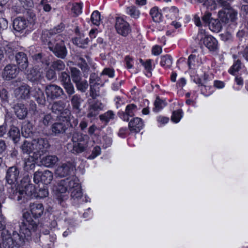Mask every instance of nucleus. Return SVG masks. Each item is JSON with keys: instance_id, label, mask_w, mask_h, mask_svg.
I'll return each instance as SVG.
<instances>
[{"instance_id": "24", "label": "nucleus", "mask_w": 248, "mask_h": 248, "mask_svg": "<svg viewBox=\"0 0 248 248\" xmlns=\"http://www.w3.org/2000/svg\"><path fill=\"white\" fill-rule=\"evenodd\" d=\"M31 94L39 104L43 106L46 104V97L43 91L40 88H34L31 90Z\"/></svg>"}, {"instance_id": "39", "label": "nucleus", "mask_w": 248, "mask_h": 248, "mask_svg": "<svg viewBox=\"0 0 248 248\" xmlns=\"http://www.w3.org/2000/svg\"><path fill=\"white\" fill-rule=\"evenodd\" d=\"M53 179V174L49 170H45L42 173V183L46 186L50 183Z\"/></svg>"}, {"instance_id": "1", "label": "nucleus", "mask_w": 248, "mask_h": 248, "mask_svg": "<svg viewBox=\"0 0 248 248\" xmlns=\"http://www.w3.org/2000/svg\"><path fill=\"white\" fill-rule=\"evenodd\" d=\"M22 217V221L19 225L20 233L14 231L12 236L16 246H22L26 241H29L32 232H35L37 228V222L32 219L29 212L24 213Z\"/></svg>"}, {"instance_id": "63", "label": "nucleus", "mask_w": 248, "mask_h": 248, "mask_svg": "<svg viewBox=\"0 0 248 248\" xmlns=\"http://www.w3.org/2000/svg\"><path fill=\"white\" fill-rule=\"evenodd\" d=\"M32 59L35 63H40L44 62V59L42 57V54L41 53L36 54L33 55Z\"/></svg>"}, {"instance_id": "18", "label": "nucleus", "mask_w": 248, "mask_h": 248, "mask_svg": "<svg viewBox=\"0 0 248 248\" xmlns=\"http://www.w3.org/2000/svg\"><path fill=\"white\" fill-rule=\"evenodd\" d=\"M29 25V21L21 17L16 18L13 21V28L17 31H21Z\"/></svg>"}, {"instance_id": "10", "label": "nucleus", "mask_w": 248, "mask_h": 248, "mask_svg": "<svg viewBox=\"0 0 248 248\" xmlns=\"http://www.w3.org/2000/svg\"><path fill=\"white\" fill-rule=\"evenodd\" d=\"M19 70L16 65L9 64L4 68L2 77L4 80H10L16 77Z\"/></svg>"}, {"instance_id": "7", "label": "nucleus", "mask_w": 248, "mask_h": 248, "mask_svg": "<svg viewBox=\"0 0 248 248\" xmlns=\"http://www.w3.org/2000/svg\"><path fill=\"white\" fill-rule=\"evenodd\" d=\"M16 51V47L12 44L0 38V61H4L7 57L13 59Z\"/></svg>"}, {"instance_id": "46", "label": "nucleus", "mask_w": 248, "mask_h": 248, "mask_svg": "<svg viewBox=\"0 0 248 248\" xmlns=\"http://www.w3.org/2000/svg\"><path fill=\"white\" fill-rule=\"evenodd\" d=\"M166 105V102L160 99L159 97H157L154 102L155 107L153 110L155 112H158L162 109Z\"/></svg>"}, {"instance_id": "37", "label": "nucleus", "mask_w": 248, "mask_h": 248, "mask_svg": "<svg viewBox=\"0 0 248 248\" xmlns=\"http://www.w3.org/2000/svg\"><path fill=\"white\" fill-rule=\"evenodd\" d=\"M209 29L213 32H218L222 29V25L220 21L217 19H211L208 25Z\"/></svg>"}, {"instance_id": "22", "label": "nucleus", "mask_w": 248, "mask_h": 248, "mask_svg": "<svg viewBox=\"0 0 248 248\" xmlns=\"http://www.w3.org/2000/svg\"><path fill=\"white\" fill-rule=\"evenodd\" d=\"M143 126L142 120L138 117L134 118L129 123V128L132 132H139Z\"/></svg>"}, {"instance_id": "3", "label": "nucleus", "mask_w": 248, "mask_h": 248, "mask_svg": "<svg viewBox=\"0 0 248 248\" xmlns=\"http://www.w3.org/2000/svg\"><path fill=\"white\" fill-rule=\"evenodd\" d=\"M80 186L78 178L74 176L60 181L53 188L56 192L58 203L61 204L67 199V196L64 194L67 191H70Z\"/></svg>"}, {"instance_id": "2", "label": "nucleus", "mask_w": 248, "mask_h": 248, "mask_svg": "<svg viewBox=\"0 0 248 248\" xmlns=\"http://www.w3.org/2000/svg\"><path fill=\"white\" fill-rule=\"evenodd\" d=\"M62 29L55 28L49 31H45L42 34V38L46 43L50 50L57 57L64 59L67 55V50L61 35H56L60 32Z\"/></svg>"}, {"instance_id": "28", "label": "nucleus", "mask_w": 248, "mask_h": 248, "mask_svg": "<svg viewBox=\"0 0 248 248\" xmlns=\"http://www.w3.org/2000/svg\"><path fill=\"white\" fill-rule=\"evenodd\" d=\"M20 149L23 154L29 155L31 157H32V155H34L33 140L31 142L27 140H24L20 146Z\"/></svg>"}, {"instance_id": "40", "label": "nucleus", "mask_w": 248, "mask_h": 248, "mask_svg": "<svg viewBox=\"0 0 248 248\" xmlns=\"http://www.w3.org/2000/svg\"><path fill=\"white\" fill-rule=\"evenodd\" d=\"M71 77L73 82L82 79L80 71L76 67H70Z\"/></svg>"}, {"instance_id": "34", "label": "nucleus", "mask_w": 248, "mask_h": 248, "mask_svg": "<svg viewBox=\"0 0 248 248\" xmlns=\"http://www.w3.org/2000/svg\"><path fill=\"white\" fill-rule=\"evenodd\" d=\"M33 128L32 124L28 122L23 125L21 128V132L23 136L28 138L33 135Z\"/></svg>"}, {"instance_id": "38", "label": "nucleus", "mask_w": 248, "mask_h": 248, "mask_svg": "<svg viewBox=\"0 0 248 248\" xmlns=\"http://www.w3.org/2000/svg\"><path fill=\"white\" fill-rule=\"evenodd\" d=\"M36 186H34L32 184H28L26 185L21 191H23V196L26 195L28 196H34Z\"/></svg>"}, {"instance_id": "58", "label": "nucleus", "mask_w": 248, "mask_h": 248, "mask_svg": "<svg viewBox=\"0 0 248 248\" xmlns=\"http://www.w3.org/2000/svg\"><path fill=\"white\" fill-rule=\"evenodd\" d=\"M20 5L25 9H28L33 6L32 0H18Z\"/></svg>"}, {"instance_id": "6", "label": "nucleus", "mask_w": 248, "mask_h": 248, "mask_svg": "<svg viewBox=\"0 0 248 248\" xmlns=\"http://www.w3.org/2000/svg\"><path fill=\"white\" fill-rule=\"evenodd\" d=\"M34 155H32L33 159L37 160L41 155L46 153L49 148V144L46 138H39L33 140Z\"/></svg>"}, {"instance_id": "53", "label": "nucleus", "mask_w": 248, "mask_h": 248, "mask_svg": "<svg viewBox=\"0 0 248 248\" xmlns=\"http://www.w3.org/2000/svg\"><path fill=\"white\" fill-rule=\"evenodd\" d=\"M172 63L171 57L169 55H165L161 57L160 64L162 66L170 67Z\"/></svg>"}, {"instance_id": "9", "label": "nucleus", "mask_w": 248, "mask_h": 248, "mask_svg": "<svg viewBox=\"0 0 248 248\" xmlns=\"http://www.w3.org/2000/svg\"><path fill=\"white\" fill-rule=\"evenodd\" d=\"M89 103L88 112L87 114L88 118L96 116L99 112L103 108V104L99 101H93L91 99L88 100Z\"/></svg>"}, {"instance_id": "26", "label": "nucleus", "mask_w": 248, "mask_h": 248, "mask_svg": "<svg viewBox=\"0 0 248 248\" xmlns=\"http://www.w3.org/2000/svg\"><path fill=\"white\" fill-rule=\"evenodd\" d=\"M1 236L4 248H13L16 246L12 236L8 234V231L2 232Z\"/></svg>"}, {"instance_id": "64", "label": "nucleus", "mask_w": 248, "mask_h": 248, "mask_svg": "<svg viewBox=\"0 0 248 248\" xmlns=\"http://www.w3.org/2000/svg\"><path fill=\"white\" fill-rule=\"evenodd\" d=\"M42 171H36L34 173L33 181L36 184L42 182Z\"/></svg>"}, {"instance_id": "30", "label": "nucleus", "mask_w": 248, "mask_h": 248, "mask_svg": "<svg viewBox=\"0 0 248 248\" xmlns=\"http://www.w3.org/2000/svg\"><path fill=\"white\" fill-rule=\"evenodd\" d=\"M65 108L66 103L62 100H59L52 103L50 109L53 113L58 115Z\"/></svg>"}, {"instance_id": "11", "label": "nucleus", "mask_w": 248, "mask_h": 248, "mask_svg": "<svg viewBox=\"0 0 248 248\" xmlns=\"http://www.w3.org/2000/svg\"><path fill=\"white\" fill-rule=\"evenodd\" d=\"M115 27L117 32L124 36L127 35L130 32L129 24L121 17L116 18Z\"/></svg>"}, {"instance_id": "62", "label": "nucleus", "mask_w": 248, "mask_h": 248, "mask_svg": "<svg viewBox=\"0 0 248 248\" xmlns=\"http://www.w3.org/2000/svg\"><path fill=\"white\" fill-rule=\"evenodd\" d=\"M211 16L212 14L208 12L205 13L204 15L202 17V20L206 25H208L211 19H213L211 17Z\"/></svg>"}, {"instance_id": "52", "label": "nucleus", "mask_w": 248, "mask_h": 248, "mask_svg": "<svg viewBox=\"0 0 248 248\" xmlns=\"http://www.w3.org/2000/svg\"><path fill=\"white\" fill-rule=\"evenodd\" d=\"M127 13L132 17L138 18L140 15V12L134 6H131L126 8Z\"/></svg>"}, {"instance_id": "15", "label": "nucleus", "mask_w": 248, "mask_h": 248, "mask_svg": "<svg viewBox=\"0 0 248 248\" xmlns=\"http://www.w3.org/2000/svg\"><path fill=\"white\" fill-rule=\"evenodd\" d=\"M31 93V88L26 84L22 85L15 90L16 96L19 99L29 98Z\"/></svg>"}, {"instance_id": "21", "label": "nucleus", "mask_w": 248, "mask_h": 248, "mask_svg": "<svg viewBox=\"0 0 248 248\" xmlns=\"http://www.w3.org/2000/svg\"><path fill=\"white\" fill-rule=\"evenodd\" d=\"M15 114L19 119H25L28 114V110L25 106L22 103H17L14 107Z\"/></svg>"}, {"instance_id": "60", "label": "nucleus", "mask_w": 248, "mask_h": 248, "mask_svg": "<svg viewBox=\"0 0 248 248\" xmlns=\"http://www.w3.org/2000/svg\"><path fill=\"white\" fill-rule=\"evenodd\" d=\"M101 153V148L98 146L94 147L92 151V154L90 155L88 158L89 159H93L96 156L99 155Z\"/></svg>"}, {"instance_id": "41", "label": "nucleus", "mask_w": 248, "mask_h": 248, "mask_svg": "<svg viewBox=\"0 0 248 248\" xmlns=\"http://www.w3.org/2000/svg\"><path fill=\"white\" fill-rule=\"evenodd\" d=\"M5 199L4 197H0V231H3L6 228V218L2 214L1 208L2 204L4 202Z\"/></svg>"}, {"instance_id": "44", "label": "nucleus", "mask_w": 248, "mask_h": 248, "mask_svg": "<svg viewBox=\"0 0 248 248\" xmlns=\"http://www.w3.org/2000/svg\"><path fill=\"white\" fill-rule=\"evenodd\" d=\"M114 118V113L111 110H108L105 113L99 116V118L101 121L108 124L110 120H113Z\"/></svg>"}, {"instance_id": "43", "label": "nucleus", "mask_w": 248, "mask_h": 248, "mask_svg": "<svg viewBox=\"0 0 248 248\" xmlns=\"http://www.w3.org/2000/svg\"><path fill=\"white\" fill-rule=\"evenodd\" d=\"M91 21L94 25L99 26L101 22L100 13L97 11H94L91 16Z\"/></svg>"}, {"instance_id": "27", "label": "nucleus", "mask_w": 248, "mask_h": 248, "mask_svg": "<svg viewBox=\"0 0 248 248\" xmlns=\"http://www.w3.org/2000/svg\"><path fill=\"white\" fill-rule=\"evenodd\" d=\"M52 120V117L50 113L46 114H45L44 113H41L39 120L40 130L43 131L49 125Z\"/></svg>"}, {"instance_id": "35", "label": "nucleus", "mask_w": 248, "mask_h": 248, "mask_svg": "<svg viewBox=\"0 0 248 248\" xmlns=\"http://www.w3.org/2000/svg\"><path fill=\"white\" fill-rule=\"evenodd\" d=\"M71 96V98L70 99V101L73 108L77 110H79L80 105L83 102V100L82 99L80 95L78 94H74Z\"/></svg>"}, {"instance_id": "36", "label": "nucleus", "mask_w": 248, "mask_h": 248, "mask_svg": "<svg viewBox=\"0 0 248 248\" xmlns=\"http://www.w3.org/2000/svg\"><path fill=\"white\" fill-rule=\"evenodd\" d=\"M77 90L81 93H85L88 88V81L85 79H81L75 82Z\"/></svg>"}, {"instance_id": "23", "label": "nucleus", "mask_w": 248, "mask_h": 248, "mask_svg": "<svg viewBox=\"0 0 248 248\" xmlns=\"http://www.w3.org/2000/svg\"><path fill=\"white\" fill-rule=\"evenodd\" d=\"M136 108L137 106L133 104L128 105L126 107L125 112H120L119 116L124 121H128L129 117H132L134 115Z\"/></svg>"}, {"instance_id": "16", "label": "nucleus", "mask_w": 248, "mask_h": 248, "mask_svg": "<svg viewBox=\"0 0 248 248\" xmlns=\"http://www.w3.org/2000/svg\"><path fill=\"white\" fill-rule=\"evenodd\" d=\"M74 169V165L70 162H67L58 167L56 170V174L61 177H65L70 174Z\"/></svg>"}, {"instance_id": "31", "label": "nucleus", "mask_w": 248, "mask_h": 248, "mask_svg": "<svg viewBox=\"0 0 248 248\" xmlns=\"http://www.w3.org/2000/svg\"><path fill=\"white\" fill-rule=\"evenodd\" d=\"M88 38L86 37L84 34L80 33L73 39V42L74 44L82 48L85 47V46L88 44Z\"/></svg>"}, {"instance_id": "17", "label": "nucleus", "mask_w": 248, "mask_h": 248, "mask_svg": "<svg viewBox=\"0 0 248 248\" xmlns=\"http://www.w3.org/2000/svg\"><path fill=\"white\" fill-rule=\"evenodd\" d=\"M26 77L30 81L35 83L40 82L43 78L42 73L34 67L31 68L27 71Z\"/></svg>"}, {"instance_id": "45", "label": "nucleus", "mask_w": 248, "mask_h": 248, "mask_svg": "<svg viewBox=\"0 0 248 248\" xmlns=\"http://www.w3.org/2000/svg\"><path fill=\"white\" fill-rule=\"evenodd\" d=\"M78 65L80 68L84 75L85 73L87 74L90 70V67L85 60L82 57L79 58Z\"/></svg>"}, {"instance_id": "50", "label": "nucleus", "mask_w": 248, "mask_h": 248, "mask_svg": "<svg viewBox=\"0 0 248 248\" xmlns=\"http://www.w3.org/2000/svg\"><path fill=\"white\" fill-rule=\"evenodd\" d=\"M69 97L75 93V89L71 81L62 85Z\"/></svg>"}, {"instance_id": "61", "label": "nucleus", "mask_w": 248, "mask_h": 248, "mask_svg": "<svg viewBox=\"0 0 248 248\" xmlns=\"http://www.w3.org/2000/svg\"><path fill=\"white\" fill-rule=\"evenodd\" d=\"M95 84H91L90 85V95L92 97L93 99H95L99 95L98 91L95 88Z\"/></svg>"}, {"instance_id": "47", "label": "nucleus", "mask_w": 248, "mask_h": 248, "mask_svg": "<svg viewBox=\"0 0 248 248\" xmlns=\"http://www.w3.org/2000/svg\"><path fill=\"white\" fill-rule=\"evenodd\" d=\"M58 78L62 85L71 81L70 75L66 72H62L59 73Z\"/></svg>"}, {"instance_id": "59", "label": "nucleus", "mask_w": 248, "mask_h": 248, "mask_svg": "<svg viewBox=\"0 0 248 248\" xmlns=\"http://www.w3.org/2000/svg\"><path fill=\"white\" fill-rule=\"evenodd\" d=\"M241 68V62L239 60H237L232 65L229 70V72L231 74H234L235 72L238 71Z\"/></svg>"}, {"instance_id": "57", "label": "nucleus", "mask_w": 248, "mask_h": 248, "mask_svg": "<svg viewBox=\"0 0 248 248\" xmlns=\"http://www.w3.org/2000/svg\"><path fill=\"white\" fill-rule=\"evenodd\" d=\"M197 62L196 56L191 54L189 55L187 60V64L190 69L193 68Z\"/></svg>"}, {"instance_id": "5", "label": "nucleus", "mask_w": 248, "mask_h": 248, "mask_svg": "<svg viewBox=\"0 0 248 248\" xmlns=\"http://www.w3.org/2000/svg\"><path fill=\"white\" fill-rule=\"evenodd\" d=\"M217 4L222 8L218 12V16L220 20L224 23L234 22L237 18V12L233 9L230 2L233 0H216Z\"/></svg>"}, {"instance_id": "42", "label": "nucleus", "mask_w": 248, "mask_h": 248, "mask_svg": "<svg viewBox=\"0 0 248 248\" xmlns=\"http://www.w3.org/2000/svg\"><path fill=\"white\" fill-rule=\"evenodd\" d=\"M59 114L60 115V120H62L63 122H64L68 124V122L70 120L71 117V111L69 109L67 108L63 109V110Z\"/></svg>"}, {"instance_id": "32", "label": "nucleus", "mask_w": 248, "mask_h": 248, "mask_svg": "<svg viewBox=\"0 0 248 248\" xmlns=\"http://www.w3.org/2000/svg\"><path fill=\"white\" fill-rule=\"evenodd\" d=\"M8 192L9 198L12 199L19 201L22 198L23 192L21 191V190H18L16 188L13 187L12 186L8 188Z\"/></svg>"}, {"instance_id": "51", "label": "nucleus", "mask_w": 248, "mask_h": 248, "mask_svg": "<svg viewBox=\"0 0 248 248\" xmlns=\"http://www.w3.org/2000/svg\"><path fill=\"white\" fill-rule=\"evenodd\" d=\"M70 191L71 197L74 200H78L82 196V192L80 186Z\"/></svg>"}, {"instance_id": "56", "label": "nucleus", "mask_w": 248, "mask_h": 248, "mask_svg": "<svg viewBox=\"0 0 248 248\" xmlns=\"http://www.w3.org/2000/svg\"><path fill=\"white\" fill-rule=\"evenodd\" d=\"M46 77L48 80H56V73L53 69H48L46 73Z\"/></svg>"}, {"instance_id": "19", "label": "nucleus", "mask_w": 248, "mask_h": 248, "mask_svg": "<svg viewBox=\"0 0 248 248\" xmlns=\"http://www.w3.org/2000/svg\"><path fill=\"white\" fill-rule=\"evenodd\" d=\"M203 43L210 51H215L218 48V42L217 40L212 36H205L203 39Z\"/></svg>"}, {"instance_id": "54", "label": "nucleus", "mask_w": 248, "mask_h": 248, "mask_svg": "<svg viewBox=\"0 0 248 248\" xmlns=\"http://www.w3.org/2000/svg\"><path fill=\"white\" fill-rule=\"evenodd\" d=\"M182 110L179 109L174 111L171 116V120L174 123H178L182 117Z\"/></svg>"}, {"instance_id": "33", "label": "nucleus", "mask_w": 248, "mask_h": 248, "mask_svg": "<svg viewBox=\"0 0 248 248\" xmlns=\"http://www.w3.org/2000/svg\"><path fill=\"white\" fill-rule=\"evenodd\" d=\"M9 136L15 143H17L20 138V133L19 128L15 126H12L8 132Z\"/></svg>"}, {"instance_id": "20", "label": "nucleus", "mask_w": 248, "mask_h": 248, "mask_svg": "<svg viewBox=\"0 0 248 248\" xmlns=\"http://www.w3.org/2000/svg\"><path fill=\"white\" fill-rule=\"evenodd\" d=\"M44 208L42 203H32L30 205V212L34 219L42 216L44 213Z\"/></svg>"}, {"instance_id": "29", "label": "nucleus", "mask_w": 248, "mask_h": 248, "mask_svg": "<svg viewBox=\"0 0 248 248\" xmlns=\"http://www.w3.org/2000/svg\"><path fill=\"white\" fill-rule=\"evenodd\" d=\"M48 195V191L47 186L43 184H39L36 188L34 194L35 197L39 198H44Z\"/></svg>"}, {"instance_id": "49", "label": "nucleus", "mask_w": 248, "mask_h": 248, "mask_svg": "<svg viewBox=\"0 0 248 248\" xmlns=\"http://www.w3.org/2000/svg\"><path fill=\"white\" fill-rule=\"evenodd\" d=\"M51 67L54 70L62 71L64 69L65 65L63 62L60 60H58L52 62Z\"/></svg>"}, {"instance_id": "4", "label": "nucleus", "mask_w": 248, "mask_h": 248, "mask_svg": "<svg viewBox=\"0 0 248 248\" xmlns=\"http://www.w3.org/2000/svg\"><path fill=\"white\" fill-rule=\"evenodd\" d=\"M88 136L83 135L78 132L73 133L71 140L66 145L67 149L74 155H78L85 152L88 147V142L86 140Z\"/></svg>"}, {"instance_id": "12", "label": "nucleus", "mask_w": 248, "mask_h": 248, "mask_svg": "<svg viewBox=\"0 0 248 248\" xmlns=\"http://www.w3.org/2000/svg\"><path fill=\"white\" fill-rule=\"evenodd\" d=\"M17 68L21 71H25L29 66L27 55L23 52H19L15 55Z\"/></svg>"}, {"instance_id": "13", "label": "nucleus", "mask_w": 248, "mask_h": 248, "mask_svg": "<svg viewBox=\"0 0 248 248\" xmlns=\"http://www.w3.org/2000/svg\"><path fill=\"white\" fill-rule=\"evenodd\" d=\"M68 126V124L64 122H56L51 126V134L54 136H60L65 132Z\"/></svg>"}, {"instance_id": "25", "label": "nucleus", "mask_w": 248, "mask_h": 248, "mask_svg": "<svg viewBox=\"0 0 248 248\" xmlns=\"http://www.w3.org/2000/svg\"><path fill=\"white\" fill-rule=\"evenodd\" d=\"M58 161V158L56 155H49L43 157L40 163L42 165L51 168L54 166Z\"/></svg>"}, {"instance_id": "48", "label": "nucleus", "mask_w": 248, "mask_h": 248, "mask_svg": "<svg viewBox=\"0 0 248 248\" xmlns=\"http://www.w3.org/2000/svg\"><path fill=\"white\" fill-rule=\"evenodd\" d=\"M153 20L155 22H159L161 20V14L158 12L156 7H153L150 13Z\"/></svg>"}, {"instance_id": "55", "label": "nucleus", "mask_w": 248, "mask_h": 248, "mask_svg": "<svg viewBox=\"0 0 248 248\" xmlns=\"http://www.w3.org/2000/svg\"><path fill=\"white\" fill-rule=\"evenodd\" d=\"M82 3H76L73 4L71 10L74 14V16H77L82 13Z\"/></svg>"}, {"instance_id": "14", "label": "nucleus", "mask_w": 248, "mask_h": 248, "mask_svg": "<svg viewBox=\"0 0 248 248\" xmlns=\"http://www.w3.org/2000/svg\"><path fill=\"white\" fill-rule=\"evenodd\" d=\"M19 175V170L15 166L9 168L6 171V180L10 185L17 181Z\"/></svg>"}, {"instance_id": "8", "label": "nucleus", "mask_w": 248, "mask_h": 248, "mask_svg": "<svg viewBox=\"0 0 248 248\" xmlns=\"http://www.w3.org/2000/svg\"><path fill=\"white\" fill-rule=\"evenodd\" d=\"M45 91L47 98L51 100H55L65 95L63 90L59 86L50 84L46 86Z\"/></svg>"}]
</instances>
